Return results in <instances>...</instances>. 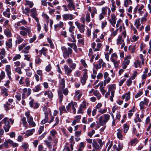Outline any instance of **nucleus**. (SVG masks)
<instances>
[{
  "instance_id": "nucleus-9",
  "label": "nucleus",
  "mask_w": 151,
  "mask_h": 151,
  "mask_svg": "<svg viewBox=\"0 0 151 151\" xmlns=\"http://www.w3.org/2000/svg\"><path fill=\"white\" fill-rule=\"evenodd\" d=\"M62 18L63 20L67 21L68 20H72L74 18L72 14H65L62 15Z\"/></svg>"
},
{
  "instance_id": "nucleus-25",
  "label": "nucleus",
  "mask_w": 151,
  "mask_h": 151,
  "mask_svg": "<svg viewBox=\"0 0 151 151\" xmlns=\"http://www.w3.org/2000/svg\"><path fill=\"white\" fill-rule=\"evenodd\" d=\"M64 26L63 22L61 21L59 22V23L55 24L54 26V28L55 30H56L58 28H61Z\"/></svg>"
},
{
  "instance_id": "nucleus-44",
  "label": "nucleus",
  "mask_w": 151,
  "mask_h": 151,
  "mask_svg": "<svg viewBox=\"0 0 151 151\" xmlns=\"http://www.w3.org/2000/svg\"><path fill=\"white\" fill-rule=\"evenodd\" d=\"M128 49L129 50L131 51L132 53H133L135 52L136 46L135 45L133 46L130 45L129 46Z\"/></svg>"
},
{
  "instance_id": "nucleus-64",
  "label": "nucleus",
  "mask_w": 151,
  "mask_h": 151,
  "mask_svg": "<svg viewBox=\"0 0 151 151\" xmlns=\"http://www.w3.org/2000/svg\"><path fill=\"white\" fill-rule=\"evenodd\" d=\"M75 119L74 120L77 123H79L80 122V119L81 118V115H77L74 117Z\"/></svg>"
},
{
  "instance_id": "nucleus-30",
  "label": "nucleus",
  "mask_w": 151,
  "mask_h": 151,
  "mask_svg": "<svg viewBox=\"0 0 151 151\" xmlns=\"http://www.w3.org/2000/svg\"><path fill=\"white\" fill-rule=\"evenodd\" d=\"M31 47L30 45H28L24 47V49L22 51V52L24 53L27 54L29 52V50Z\"/></svg>"
},
{
  "instance_id": "nucleus-46",
  "label": "nucleus",
  "mask_w": 151,
  "mask_h": 151,
  "mask_svg": "<svg viewBox=\"0 0 151 151\" xmlns=\"http://www.w3.org/2000/svg\"><path fill=\"white\" fill-rule=\"evenodd\" d=\"M129 128V126L128 124L127 123H125L124 124L123 126V129H124V133H126Z\"/></svg>"
},
{
  "instance_id": "nucleus-18",
  "label": "nucleus",
  "mask_w": 151,
  "mask_h": 151,
  "mask_svg": "<svg viewBox=\"0 0 151 151\" xmlns=\"http://www.w3.org/2000/svg\"><path fill=\"white\" fill-rule=\"evenodd\" d=\"M27 119V122L29 125L33 127H35V126L36 124L33 121V118L32 116H30V117Z\"/></svg>"
},
{
  "instance_id": "nucleus-50",
  "label": "nucleus",
  "mask_w": 151,
  "mask_h": 151,
  "mask_svg": "<svg viewBox=\"0 0 151 151\" xmlns=\"http://www.w3.org/2000/svg\"><path fill=\"white\" fill-rule=\"evenodd\" d=\"M99 30L98 29H96L94 32H93V38H96L97 37V34L99 32Z\"/></svg>"
},
{
  "instance_id": "nucleus-52",
  "label": "nucleus",
  "mask_w": 151,
  "mask_h": 151,
  "mask_svg": "<svg viewBox=\"0 0 151 151\" xmlns=\"http://www.w3.org/2000/svg\"><path fill=\"white\" fill-rule=\"evenodd\" d=\"M85 25L83 24H81L78 28L80 32L83 33L85 30Z\"/></svg>"
},
{
  "instance_id": "nucleus-33",
  "label": "nucleus",
  "mask_w": 151,
  "mask_h": 151,
  "mask_svg": "<svg viewBox=\"0 0 151 151\" xmlns=\"http://www.w3.org/2000/svg\"><path fill=\"white\" fill-rule=\"evenodd\" d=\"M1 93L2 95L5 96H7L8 95V93L7 89L4 87H2L1 88Z\"/></svg>"
},
{
  "instance_id": "nucleus-56",
  "label": "nucleus",
  "mask_w": 151,
  "mask_h": 151,
  "mask_svg": "<svg viewBox=\"0 0 151 151\" xmlns=\"http://www.w3.org/2000/svg\"><path fill=\"white\" fill-rule=\"evenodd\" d=\"M42 60L41 59L38 57H37L35 59V63L37 65H40L41 64Z\"/></svg>"
},
{
  "instance_id": "nucleus-14",
  "label": "nucleus",
  "mask_w": 151,
  "mask_h": 151,
  "mask_svg": "<svg viewBox=\"0 0 151 151\" xmlns=\"http://www.w3.org/2000/svg\"><path fill=\"white\" fill-rule=\"evenodd\" d=\"M30 11L31 13V16L35 20H37V19H38V18L36 17L37 15V13L36 8L34 7L30 10Z\"/></svg>"
},
{
  "instance_id": "nucleus-20",
  "label": "nucleus",
  "mask_w": 151,
  "mask_h": 151,
  "mask_svg": "<svg viewBox=\"0 0 151 151\" xmlns=\"http://www.w3.org/2000/svg\"><path fill=\"white\" fill-rule=\"evenodd\" d=\"M82 95V91L80 90H77L75 92V97L77 100L79 99Z\"/></svg>"
},
{
  "instance_id": "nucleus-5",
  "label": "nucleus",
  "mask_w": 151,
  "mask_h": 151,
  "mask_svg": "<svg viewBox=\"0 0 151 151\" xmlns=\"http://www.w3.org/2000/svg\"><path fill=\"white\" fill-rule=\"evenodd\" d=\"M20 29V34L23 37H25L27 35V34H29L30 32L31 28L30 27L26 28L23 26L20 27H19Z\"/></svg>"
},
{
  "instance_id": "nucleus-60",
  "label": "nucleus",
  "mask_w": 151,
  "mask_h": 151,
  "mask_svg": "<svg viewBox=\"0 0 151 151\" xmlns=\"http://www.w3.org/2000/svg\"><path fill=\"white\" fill-rule=\"evenodd\" d=\"M112 145V143L110 141L108 142L106 145V147H107V151H109Z\"/></svg>"
},
{
  "instance_id": "nucleus-47",
  "label": "nucleus",
  "mask_w": 151,
  "mask_h": 151,
  "mask_svg": "<svg viewBox=\"0 0 151 151\" xmlns=\"http://www.w3.org/2000/svg\"><path fill=\"white\" fill-rule=\"evenodd\" d=\"M67 6L68 10L70 11H72V10H75V7L74 4H68Z\"/></svg>"
},
{
  "instance_id": "nucleus-39",
  "label": "nucleus",
  "mask_w": 151,
  "mask_h": 151,
  "mask_svg": "<svg viewBox=\"0 0 151 151\" xmlns=\"http://www.w3.org/2000/svg\"><path fill=\"white\" fill-rule=\"evenodd\" d=\"M102 44L101 43H98L96 45V47L95 50H93V52L99 51L100 50Z\"/></svg>"
},
{
  "instance_id": "nucleus-22",
  "label": "nucleus",
  "mask_w": 151,
  "mask_h": 151,
  "mask_svg": "<svg viewBox=\"0 0 151 151\" xmlns=\"http://www.w3.org/2000/svg\"><path fill=\"white\" fill-rule=\"evenodd\" d=\"M12 39L9 38L8 41L6 42V45L7 48H11L12 47Z\"/></svg>"
},
{
  "instance_id": "nucleus-41",
  "label": "nucleus",
  "mask_w": 151,
  "mask_h": 151,
  "mask_svg": "<svg viewBox=\"0 0 151 151\" xmlns=\"http://www.w3.org/2000/svg\"><path fill=\"white\" fill-rule=\"evenodd\" d=\"M134 120L136 123H137L138 122H142L140 117H139V114L138 113H137L136 114V117Z\"/></svg>"
},
{
  "instance_id": "nucleus-15",
  "label": "nucleus",
  "mask_w": 151,
  "mask_h": 151,
  "mask_svg": "<svg viewBox=\"0 0 151 151\" xmlns=\"http://www.w3.org/2000/svg\"><path fill=\"white\" fill-rule=\"evenodd\" d=\"M24 41V39L19 35H17L16 39L15 42L16 45L19 44Z\"/></svg>"
},
{
  "instance_id": "nucleus-4",
  "label": "nucleus",
  "mask_w": 151,
  "mask_h": 151,
  "mask_svg": "<svg viewBox=\"0 0 151 151\" xmlns=\"http://www.w3.org/2000/svg\"><path fill=\"white\" fill-rule=\"evenodd\" d=\"M63 55L64 58H66L71 55L72 52V49L70 47L66 48L65 46L61 47Z\"/></svg>"
},
{
  "instance_id": "nucleus-40",
  "label": "nucleus",
  "mask_w": 151,
  "mask_h": 151,
  "mask_svg": "<svg viewBox=\"0 0 151 151\" xmlns=\"http://www.w3.org/2000/svg\"><path fill=\"white\" fill-rule=\"evenodd\" d=\"M118 58V56L117 54L115 53H114L111 54L110 59L111 61L114 60H116Z\"/></svg>"
},
{
  "instance_id": "nucleus-21",
  "label": "nucleus",
  "mask_w": 151,
  "mask_h": 151,
  "mask_svg": "<svg viewBox=\"0 0 151 151\" xmlns=\"http://www.w3.org/2000/svg\"><path fill=\"white\" fill-rule=\"evenodd\" d=\"M124 39L121 35H119L116 40V44L117 45L122 44L124 42Z\"/></svg>"
},
{
  "instance_id": "nucleus-2",
  "label": "nucleus",
  "mask_w": 151,
  "mask_h": 151,
  "mask_svg": "<svg viewBox=\"0 0 151 151\" xmlns=\"http://www.w3.org/2000/svg\"><path fill=\"white\" fill-rule=\"evenodd\" d=\"M9 121L11 122L12 124L13 123L14 121L12 119H9L8 118L5 117L1 121V122L4 124V128L6 132H8L10 126L9 124Z\"/></svg>"
},
{
  "instance_id": "nucleus-58",
  "label": "nucleus",
  "mask_w": 151,
  "mask_h": 151,
  "mask_svg": "<svg viewBox=\"0 0 151 151\" xmlns=\"http://www.w3.org/2000/svg\"><path fill=\"white\" fill-rule=\"evenodd\" d=\"M37 22V30L38 32H40L41 29V26L39 21V19H37V20H35Z\"/></svg>"
},
{
  "instance_id": "nucleus-42",
  "label": "nucleus",
  "mask_w": 151,
  "mask_h": 151,
  "mask_svg": "<svg viewBox=\"0 0 151 151\" xmlns=\"http://www.w3.org/2000/svg\"><path fill=\"white\" fill-rule=\"evenodd\" d=\"M41 90L40 85V84L37 85L35 86V87L32 89V91L34 92H37Z\"/></svg>"
},
{
  "instance_id": "nucleus-49",
  "label": "nucleus",
  "mask_w": 151,
  "mask_h": 151,
  "mask_svg": "<svg viewBox=\"0 0 151 151\" xmlns=\"http://www.w3.org/2000/svg\"><path fill=\"white\" fill-rule=\"evenodd\" d=\"M59 109L60 114L62 112L64 111L65 113H67L68 112L67 109H65V107L64 106H62L59 108Z\"/></svg>"
},
{
  "instance_id": "nucleus-27",
  "label": "nucleus",
  "mask_w": 151,
  "mask_h": 151,
  "mask_svg": "<svg viewBox=\"0 0 151 151\" xmlns=\"http://www.w3.org/2000/svg\"><path fill=\"white\" fill-rule=\"evenodd\" d=\"M142 62L139 59H137L134 62V67L137 68L138 67H141L140 65Z\"/></svg>"
},
{
  "instance_id": "nucleus-36",
  "label": "nucleus",
  "mask_w": 151,
  "mask_h": 151,
  "mask_svg": "<svg viewBox=\"0 0 151 151\" xmlns=\"http://www.w3.org/2000/svg\"><path fill=\"white\" fill-rule=\"evenodd\" d=\"M60 88L62 89L64 88L65 86V81L64 78L61 79L60 81Z\"/></svg>"
},
{
  "instance_id": "nucleus-28",
  "label": "nucleus",
  "mask_w": 151,
  "mask_h": 151,
  "mask_svg": "<svg viewBox=\"0 0 151 151\" xmlns=\"http://www.w3.org/2000/svg\"><path fill=\"white\" fill-rule=\"evenodd\" d=\"M6 51L4 48L1 49L0 50V55H1L0 58L1 60L3 59L6 55Z\"/></svg>"
},
{
  "instance_id": "nucleus-17",
  "label": "nucleus",
  "mask_w": 151,
  "mask_h": 151,
  "mask_svg": "<svg viewBox=\"0 0 151 151\" xmlns=\"http://www.w3.org/2000/svg\"><path fill=\"white\" fill-rule=\"evenodd\" d=\"M130 92L129 91L127 92L125 94L123 95L122 96V98L123 99H125L126 101H127L129 100L130 98Z\"/></svg>"
},
{
  "instance_id": "nucleus-19",
  "label": "nucleus",
  "mask_w": 151,
  "mask_h": 151,
  "mask_svg": "<svg viewBox=\"0 0 151 151\" xmlns=\"http://www.w3.org/2000/svg\"><path fill=\"white\" fill-rule=\"evenodd\" d=\"M122 21L121 19H119L117 21V23L116 24V28H118L119 27V28L120 29H122V26H120V25L122 24L123 27L124 28V24L122 23Z\"/></svg>"
},
{
  "instance_id": "nucleus-3",
  "label": "nucleus",
  "mask_w": 151,
  "mask_h": 151,
  "mask_svg": "<svg viewBox=\"0 0 151 151\" xmlns=\"http://www.w3.org/2000/svg\"><path fill=\"white\" fill-rule=\"evenodd\" d=\"M77 106V104L76 102L72 101L70 103L68 104L66 106V109L67 111L71 112L72 111L74 114L76 113V108Z\"/></svg>"
},
{
  "instance_id": "nucleus-7",
  "label": "nucleus",
  "mask_w": 151,
  "mask_h": 151,
  "mask_svg": "<svg viewBox=\"0 0 151 151\" xmlns=\"http://www.w3.org/2000/svg\"><path fill=\"white\" fill-rule=\"evenodd\" d=\"M111 18H107L108 21L113 27H115L116 22V17L114 13L112 14L111 15Z\"/></svg>"
},
{
  "instance_id": "nucleus-11",
  "label": "nucleus",
  "mask_w": 151,
  "mask_h": 151,
  "mask_svg": "<svg viewBox=\"0 0 151 151\" xmlns=\"http://www.w3.org/2000/svg\"><path fill=\"white\" fill-rule=\"evenodd\" d=\"M108 91L111 92V94H114L116 89V84H110L108 85Z\"/></svg>"
},
{
  "instance_id": "nucleus-57",
  "label": "nucleus",
  "mask_w": 151,
  "mask_h": 151,
  "mask_svg": "<svg viewBox=\"0 0 151 151\" xmlns=\"http://www.w3.org/2000/svg\"><path fill=\"white\" fill-rule=\"evenodd\" d=\"M93 147L96 150H98L99 148V145L97 142L95 141H93Z\"/></svg>"
},
{
  "instance_id": "nucleus-26",
  "label": "nucleus",
  "mask_w": 151,
  "mask_h": 151,
  "mask_svg": "<svg viewBox=\"0 0 151 151\" xmlns=\"http://www.w3.org/2000/svg\"><path fill=\"white\" fill-rule=\"evenodd\" d=\"M23 92L26 94V96L27 97L31 93V90L30 88L27 89L24 88L23 90Z\"/></svg>"
},
{
  "instance_id": "nucleus-59",
  "label": "nucleus",
  "mask_w": 151,
  "mask_h": 151,
  "mask_svg": "<svg viewBox=\"0 0 151 151\" xmlns=\"http://www.w3.org/2000/svg\"><path fill=\"white\" fill-rule=\"evenodd\" d=\"M71 36L72 38L70 37H68V41L70 42H75L76 41V40L74 38V35L73 34H71Z\"/></svg>"
},
{
  "instance_id": "nucleus-12",
  "label": "nucleus",
  "mask_w": 151,
  "mask_h": 151,
  "mask_svg": "<svg viewBox=\"0 0 151 151\" xmlns=\"http://www.w3.org/2000/svg\"><path fill=\"white\" fill-rule=\"evenodd\" d=\"M5 70L9 79L11 80L12 78L11 75L12 73L11 71V66L10 65H6Z\"/></svg>"
},
{
  "instance_id": "nucleus-1",
  "label": "nucleus",
  "mask_w": 151,
  "mask_h": 151,
  "mask_svg": "<svg viewBox=\"0 0 151 151\" xmlns=\"http://www.w3.org/2000/svg\"><path fill=\"white\" fill-rule=\"evenodd\" d=\"M110 117V115L107 114H104L100 116L99 118V124L95 128V129L96 130L99 128V125L105 126L109 120Z\"/></svg>"
},
{
  "instance_id": "nucleus-6",
  "label": "nucleus",
  "mask_w": 151,
  "mask_h": 151,
  "mask_svg": "<svg viewBox=\"0 0 151 151\" xmlns=\"http://www.w3.org/2000/svg\"><path fill=\"white\" fill-rule=\"evenodd\" d=\"M102 106V105L101 103H98L95 107V109L98 110V112L101 114L106 113L107 111V109L106 108L103 109H101Z\"/></svg>"
},
{
  "instance_id": "nucleus-34",
  "label": "nucleus",
  "mask_w": 151,
  "mask_h": 151,
  "mask_svg": "<svg viewBox=\"0 0 151 151\" xmlns=\"http://www.w3.org/2000/svg\"><path fill=\"white\" fill-rule=\"evenodd\" d=\"M47 50V49L45 47H42V49L39 51V52L40 53V55H41L42 54L45 56H46L47 52H46Z\"/></svg>"
},
{
  "instance_id": "nucleus-45",
  "label": "nucleus",
  "mask_w": 151,
  "mask_h": 151,
  "mask_svg": "<svg viewBox=\"0 0 151 151\" xmlns=\"http://www.w3.org/2000/svg\"><path fill=\"white\" fill-rule=\"evenodd\" d=\"M104 79V80L103 81V84L104 86H105L107 84L110 83L111 80V78L109 77Z\"/></svg>"
},
{
  "instance_id": "nucleus-38",
  "label": "nucleus",
  "mask_w": 151,
  "mask_h": 151,
  "mask_svg": "<svg viewBox=\"0 0 151 151\" xmlns=\"http://www.w3.org/2000/svg\"><path fill=\"white\" fill-rule=\"evenodd\" d=\"M138 142V140L137 138L131 139L129 143L131 145L135 146Z\"/></svg>"
},
{
  "instance_id": "nucleus-29",
  "label": "nucleus",
  "mask_w": 151,
  "mask_h": 151,
  "mask_svg": "<svg viewBox=\"0 0 151 151\" xmlns=\"http://www.w3.org/2000/svg\"><path fill=\"white\" fill-rule=\"evenodd\" d=\"M93 95L96 97L98 100H99L101 97V94L97 90H95L94 92Z\"/></svg>"
},
{
  "instance_id": "nucleus-13",
  "label": "nucleus",
  "mask_w": 151,
  "mask_h": 151,
  "mask_svg": "<svg viewBox=\"0 0 151 151\" xmlns=\"http://www.w3.org/2000/svg\"><path fill=\"white\" fill-rule=\"evenodd\" d=\"M29 104L30 107L33 108L35 109H37L39 106V104L35 102L34 100L33 99L29 101Z\"/></svg>"
},
{
  "instance_id": "nucleus-10",
  "label": "nucleus",
  "mask_w": 151,
  "mask_h": 151,
  "mask_svg": "<svg viewBox=\"0 0 151 151\" xmlns=\"http://www.w3.org/2000/svg\"><path fill=\"white\" fill-rule=\"evenodd\" d=\"M88 10L91 13V16L92 18H93L95 14L97 13V10L96 8L94 7L89 6L88 7Z\"/></svg>"
},
{
  "instance_id": "nucleus-48",
  "label": "nucleus",
  "mask_w": 151,
  "mask_h": 151,
  "mask_svg": "<svg viewBox=\"0 0 151 151\" xmlns=\"http://www.w3.org/2000/svg\"><path fill=\"white\" fill-rule=\"evenodd\" d=\"M15 72L19 75H21L22 73L21 68L20 67H17L15 68Z\"/></svg>"
},
{
  "instance_id": "nucleus-16",
  "label": "nucleus",
  "mask_w": 151,
  "mask_h": 151,
  "mask_svg": "<svg viewBox=\"0 0 151 151\" xmlns=\"http://www.w3.org/2000/svg\"><path fill=\"white\" fill-rule=\"evenodd\" d=\"M65 74L69 76L70 74L71 73L72 70L69 68L68 65H66L64 66Z\"/></svg>"
},
{
  "instance_id": "nucleus-32",
  "label": "nucleus",
  "mask_w": 151,
  "mask_h": 151,
  "mask_svg": "<svg viewBox=\"0 0 151 151\" xmlns=\"http://www.w3.org/2000/svg\"><path fill=\"white\" fill-rule=\"evenodd\" d=\"M4 33L6 36L8 37H11L12 36V34L11 33V31L9 29L4 30Z\"/></svg>"
},
{
  "instance_id": "nucleus-55",
  "label": "nucleus",
  "mask_w": 151,
  "mask_h": 151,
  "mask_svg": "<svg viewBox=\"0 0 151 151\" xmlns=\"http://www.w3.org/2000/svg\"><path fill=\"white\" fill-rule=\"evenodd\" d=\"M21 56L20 54H16L12 59L13 61H16L18 60H19L21 58Z\"/></svg>"
},
{
  "instance_id": "nucleus-37",
  "label": "nucleus",
  "mask_w": 151,
  "mask_h": 151,
  "mask_svg": "<svg viewBox=\"0 0 151 151\" xmlns=\"http://www.w3.org/2000/svg\"><path fill=\"white\" fill-rule=\"evenodd\" d=\"M132 3L131 0H124V5L125 7H127L129 5L132 4Z\"/></svg>"
},
{
  "instance_id": "nucleus-35",
  "label": "nucleus",
  "mask_w": 151,
  "mask_h": 151,
  "mask_svg": "<svg viewBox=\"0 0 151 151\" xmlns=\"http://www.w3.org/2000/svg\"><path fill=\"white\" fill-rule=\"evenodd\" d=\"M45 118L44 119L42 120L41 122V123L42 124H43L47 122L48 120V117L47 116L48 112L46 111L45 112Z\"/></svg>"
},
{
  "instance_id": "nucleus-51",
  "label": "nucleus",
  "mask_w": 151,
  "mask_h": 151,
  "mask_svg": "<svg viewBox=\"0 0 151 151\" xmlns=\"http://www.w3.org/2000/svg\"><path fill=\"white\" fill-rule=\"evenodd\" d=\"M30 11V9L28 7H27L25 9H23L22 10V12L23 14L28 15L29 16L28 13Z\"/></svg>"
},
{
  "instance_id": "nucleus-24",
  "label": "nucleus",
  "mask_w": 151,
  "mask_h": 151,
  "mask_svg": "<svg viewBox=\"0 0 151 151\" xmlns=\"http://www.w3.org/2000/svg\"><path fill=\"white\" fill-rule=\"evenodd\" d=\"M24 5L26 6H27L31 8L33 6L34 3L32 1L28 0H26L25 1Z\"/></svg>"
},
{
  "instance_id": "nucleus-53",
  "label": "nucleus",
  "mask_w": 151,
  "mask_h": 151,
  "mask_svg": "<svg viewBox=\"0 0 151 151\" xmlns=\"http://www.w3.org/2000/svg\"><path fill=\"white\" fill-rule=\"evenodd\" d=\"M107 9L108 7L107 6H105L102 7L101 9V13L106 15L107 11Z\"/></svg>"
},
{
  "instance_id": "nucleus-61",
  "label": "nucleus",
  "mask_w": 151,
  "mask_h": 151,
  "mask_svg": "<svg viewBox=\"0 0 151 151\" xmlns=\"http://www.w3.org/2000/svg\"><path fill=\"white\" fill-rule=\"evenodd\" d=\"M99 89L100 91L101 92L103 95L106 92V91L104 89V87L102 85H101L99 87Z\"/></svg>"
},
{
  "instance_id": "nucleus-23",
  "label": "nucleus",
  "mask_w": 151,
  "mask_h": 151,
  "mask_svg": "<svg viewBox=\"0 0 151 151\" xmlns=\"http://www.w3.org/2000/svg\"><path fill=\"white\" fill-rule=\"evenodd\" d=\"M117 138L121 140H123V136L122 134V130L120 129H118L117 130Z\"/></svg>"
},
{
  "instance_id": "nucleus-8",
  "label": "nucleus",
  "mask_w": 151,
  "mask_h": 151,
  "mask_svg": "<svg viewBox=\"0 0 151 151\" xmlns=\"http://www.w3.org/2000/svg\"><path fill=\"white\" fill-rule=\"evenodd\" d=\"M84 70L85 71V73L83 75V76L81 77L80 80L81 83L83 86L85 84L88 78V76L87 74V70L86 69H85Z\"/></svg>"
},
{
  "instance_id": "nucleus-43",
  "label": "nucleus",
  "mask_w": 151,
  "mask_h": 151,
  "mask_svg": "<svg viewBox=\"0 0 151 151\" xmlns=\"http://www.w3.org/2000/svg\"><path fill=\"white\" fill-rule=\"evenodd\" d=\"M134 25L137 29H138L139 27L140 26L141 24L140 22V18H139L135 20L134 22Z\"/></svg>"
},
{
  "instance_id": "nucleus-54",
  "label": "nucleus",
  "mask_w": 151,
  "mask_h": 151,
  "mask_svg": "<svg viewBox=\"0 0 151 151\" xmlns=\"http://www.w3.org/2000/svg\"><path fill=\"white\" fill-rule=\"evenodd\" d=\"M111 61L113 63L114 66L116 68H117L118 67L119 64V61L117 60H114Z\"/></svg>"
},
{
  "instance_id": "nucleus-63",
  "label": "nucleus",
  "mask_w": 151,
  "mask_h": 151,
  "mask_svg": "<svg viewBox=\"0 0 151 151\" xmlns=\"http://www.w3.org/2000/svg\"><path fill=\"white\" fill-rule=\"evenodd\" d=\"M105 15L101 13H100L98 17V19L99 21L101 20L104 18Z\"/></svg>"
},
{
  "instance_id": "nucleus-31",
  "label": "nucleus",
  "mask_w": 151,
  "mask_h": 151,
  "mask_svg": "<svg viewBox=\"0 0 151 151\" xmlns=\"http://www.w3.org/2000/svg\"><path fill=\"white\" fill-rule=\"evenodd\" d=\"M44 95L45 96H47L49 99L52 98L53 96V94L51 91H45Z\"/></svg>"
},
{
  "instance_id": "nucleus-62",
  "label": "nucleus",
  "mask_w": 151,
  "mask_h": 151,
  "mask_svg": "<svg viewBox=\"0 0 151 151\" xmlns=\"http://www.w3.org/2000/svg\"><path fill=\"white\" fill-rule=\"evenodd\" d=\"M52 69V66L50 64H49L45 68V70L47 72H49Z\"/></svg>"
}]
</instances>
